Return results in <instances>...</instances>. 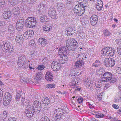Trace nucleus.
<instances>
[{
  "label": "nucleus",
  "instance_id": "43",
  "mask_svg": "<svg viewBox=\"0 0 121 121\" xmlns=\"http://www.w3.org/2000/svg\"><path fill=\"white\" fill-rule=\"evenodd\" d=\"M85 82L87 86V87L89 89H90V90H91V89L92 88V86L91 85H89V84H91V82L87 81H86Z\"/></svg>",
  "mask_w": 121,
  "mask_h": 121
},
{
  "label": "nucleus",
  "instance_id": "33",
  "mask_svg": "<svg viewBox=\"0 0 121 121\" xmlns=\"http://www.w3.org/2000/svg\"><path fill=\"white\" fill-rule=\"evenodd\" d=\"M30 17H28L26 20L25 22V26L26 27H29L30 28V20H29V19Z\"/></svg>",
  "mask_w": 121,
  "mask_h": 121
},
{
  "label": "nucleus",
  "instance_id": "51",
  "mask_svg": "<svg viewBox=\"0 0 121 121\" xmlns=\"http://www.w3.org/2000/svg\"><path fill=\"white\" fill-rule=\"evenodd\" d=\"M71 39L70 40H71L73 41V45H74L76 46L77 47V45L78 44V43L75 40V39L73 38H71L70 39Z\"/></svg>",
  "mask_w": 121,
  "mask_h": 121
},
{
  "label": "nucleus",
  "instance_id": "6",
  "mask_svg": "<svg viewBox=\"0 0 121 121\" xmlns=\"http://www.w3.org/2000/svg\"><path fill=\"white\" fill-rule=\"evenodd\" d=\"M115 60V59L112 58H106L104 62V64L106 67H112L114 66L116 63Z\"/></svg>",
  "mask_w": 121,
  "mask_h": 121
},
{
  "label": "nucleus",
  "instance_id": "63",
  "mask_svg": "<svg viewBox=\"0 0 121 121\" xmlns=\"http://www.w3.org/2000/svg\"><path fill=\"white\" fill-rule=\"evenodd\" d=\"M102 95H101V93H100L98 96H97L98 99L99 100H101L102 97Z\"/></svg>",
  "mask_w": 121,
  "mask_h": 121
},
{
  "label": "nucleus",
  "instance_id": "21",
  "mask_svg": "<svg viewBox=\"0 0 121 121\" xmlns=\"http://www.w3.org/2000/svg\"><path fill=\"white\" fill-rule=\"evenodd\" d=\"M64 111H65L64 110H62L61 109L58 108L55 110L54 113L56 115H64L63 114H65L67 113L66 111L65 112Z\"/></svg>",
  "mask_w": 121,
  "mask_h": 121
},
{
  "label": "nucleus",
  "instance_id": "11",
  "mask_svg": "<svg viewBox=\"0 0 121 121\" xmlns=\"http://www.w3.org/2000/svg\"><path fill=\"white\" fill-rule=\"evenodd\" d=\"M52 68L54 71H57L61 68V65L56 61H53L51 64Z\"/></svg>",
  "mask_w": 121,
  "mask_h": 121
},
{
  "label": "nucleus",
  "instance_id": "16",
  "mask_svg": "<svg viewBox=\"0 0 121 121\" xmlns=\"http://www.w3.org/2000/svg\"><path fill=\"white\" fill-rule=\"evenodd\" d=\"M16 41L19 43H21L23 42V38L22 35L20 33L17 34L15 39Z\"/></svg>",
  "mask_w": 121,
  "mask_h": 121
},
{
  "label": "nucleus",
  "instance_id": "15",
  "mask_svg": "<svg viewBox=\"0 0 121 121\" xmlns=\"http://www.w3.org/2000/svg\"><path fill=\"white\" fill-rule=\"evenodd\" d=\"M41 109V107L40 106H39L38 107H33V106L31 107V112L32 115L34 114V113L36 114H38L40 111V110Z\"/></svg>",
  "mask_w": 121,
  "mask_h": 121
},
{
  "label": "nucleus",
  "instance_id": "35",
  "mask_svg": "<svg viewBox=\"0 0 121 121\" xmlns=\"http://www.w3.org/2000/svg\"><path fill=\"white\" fill-rule=\"evenodd\" d=\"M41 103L38 101H35L33 103V105L31 107L33 106V107H38L40 106Z\"/></svg>",
  "mask_w": 121,
  "mask_h": 121
},
{
  "label": "nucleus",
  "instance_id": "54",
  "mask_svg": "<svg viewBox=\"0 0 121 121\" xmlns=\"http://www.w3.org/2000/svg\"><path fill=\"white\" fill-rule=\"evenodd\" d=\"M117 81V79L115 78H111V79L109 80V82L112 83H114L116 82Z\"/></svg>",
  "mask_w": 121,
  "mask_h": 121
},
{
  "label": "nucleus",
  "instance_id": "8",
  "mask_svg": "<svg viewBox=\"0 0 121 121\" xmlns=\"http://www.w3.org/2000/svg\"><path fill=\"white\" fill-rule=\"evenodd\" d=\"M81 54H79L77 55V57H78L79 59L78 60L76 61L74 63V66L76 67H81L83 65L84 63L82 60H84L83 57L84 55L81 56Z\"/></svg>",
  "mask_w": 121,
  "mask_h": 121
},
{
  "label": "nucleus",
  "instance_id": "7",
  "mask_svg": "<svg viewBox=\"0 0 121 121\" xmlns=\"http://www.w3.org/2000/svg\"><path fill=\"white\" fill-rule=\"evenodd\" d=\"M12 95L9 93H5L3 100V104L4 105H7L10 103L12 99Z\"/></svg>",
  "mask_w": 121,
  "mask_h": 121
},
{
  "label": "nucleus",
  "instance_id": "29",
  "mask_svg": "<svg viewBox=\"0 0 121 121\" xmlns=\"http://www.w3.org/2000/svg\"><path fill=\"white\" fill-rule=\"evenodd\" d=\"M24 20L22 17H21L20 19H19L16 23V25H18V26L20 25L22 26H24Z\"/></svg>",
  "mask_w": 121,
  "mask_h": 121
},
{
  "label": "nucleus",
  "instance_id": "26",
  "mask_svg": "<svg viewBox=\"0 0 121 121\" xmlns=\"http://www.w3.org/2000/svg\"><path fill=\"white\" fill-rule=\"evenodd\" d=\"M36 19L35 17H31V28L35 26L36 24Z\"/></svg>",
  "mask_w": 121,
  "mask_h": 121
},
{
  "label": "nucleus",
  "instance_id": "64",
  "mask_svg": "<svg viewBox=\"0 0 121 121\" xmlns=\"http://www.w3.org/2000/svg\"><path fill=\"white\" fill-rule=\"evenodd\" d=\"M117 73L119 74H121V68H119L117 70Z\"/></svg>",
  "mask_w": 121,
  "mask_h": 121
},
{
  "label": "nucleus",
  "instance_id": "49",
  "mask_svg": "<svg viewBox=\"0 0 121 121\" xmlns=\"http://www.w3.org/2000/svg\"><path fill=\"white\" fill-rule=\"evenodd\" d=\"M23 26H22L21 25H16V29L19 31H20L22 30Z\"/></svg>",
  "mask_w": 121,
  "mask_h": 121
},
{
  "label": "nucleus",
  "instance_id": "19",
  "mask_svg": "<svg viewBox=\"0 0 121 121\" xmlns=\"http://www.w3.org/2000/svg\"><path fill=\"white\" fill-rule=\"evenodd\" d=\"M52 26L50 23L44 25L43 27V30L44 31H49L51 30Z\"/></svg>",
  "mask_w": 121,
  "mask_h": 121
},
{
  "label": "nucleus",
  "instance_id": "3",
  "mask_svg": "<svg viewBox=\"0 0 121 121\" xmlns=\"http://www.w3.org/2000/svg\"><path fill=\"white\" fill-rule=\"evenodd\" d=\"M102 53L103 55L105 56H113L115 54L114 50L113 51L112 48L109 47H105L102 49Z\"/></svg>",
  "mask_w": 121,
  "mask_h": 121
},
{
  "label": "nucleus",
  "instance_id": "41",
  "mask_svg": "<svg viewBox=\"0 0 121 121\" xmlns=\"http://www.w3.org/2000/svg\"><path fill=\"white\" fill-rule=\"evenodd\" d=\"M14 28L12 25H10L9 26L8 31L9 33H12L14 32Z\"/></svg>",
  "mask_w": 121,
  "mask_h": 121
},
{
  "label": "nucleus",
  "instance_id": "50",
  "mask_svg": "<svg viewBox=\"0 0 121 121\" xmlns=\"http://www.w3.org/2000/svg\"><path fill=\"white\" fill-rule=\"evenodd\" d=\"M5 1H2L0 2V6L1 8L2 9L4 8L5 7V5L4 4Z\"/></svg>",
  "mask_w": 121,
  "mask_h": 121
},
{
  "label": "nucleus",
  "instance_id": "58",
  "mask_svg": "<svg viewBox=\"0 0 121 121\" xmlns=\"http://www.w3.org/2000/svg\"><path fill=\"white\" fill-rule=\"evenodd\" d=\"M117 52L119 54L121 55V45L117 48Z\"/></svg>",
  "mask_w": 121,
  "mask_h": 121
},
{
  "label": "nucleus",
  "instance_id": "25",
  "mask_svg": "<svg viewBox=\"0 0 121 121\" xmlns=\"http://www.w3.org/2000/svg\"><path fill=\"white\" fill-rule=\"evenodd\" d=\"M88 2V0H80L78 2L80 5L85 7L87 6Z\"/></svg>",
  "mask_w": 121,
  "mask_h": 121
},
{
  "label": "nucleus",
  "instance_id": "9",
  "mask_svg": "<svg viewBox=\"0 0 121 121\" xmlns=\"http://www.w3.org/2000/svg\"><path fill=\"white\" fill-rule=\"evenodd\" d=\"M112 74L110 72H106L101 76V78L102 81L104 82H108L112 78Z\"/></svg>",
  "mask_w": 121,
  "mask_h": 121
},
{
  "label": "nucleus",
  "instance_id": "23",
  "mask_svg": "<svg viewBox=\"0 0 121 121\" xmlns=\"http://www.w3.org/2000/svg\"><path fill=\"white\" fill-rule=\"evenodd\" d=\"M17 0H8V4L10 7L15 6L17 4Z\"/></svg>",
  "mask_w": 121,
  "mask_h": 121
},
{
  "label": "nucleus",
  "instance_id": "55",
  "mask_svg": "<svg viewBox=\"0 0 121 121\" xmlns=\"http://www.w3.org/2000/svg\"><path fill=\"white\" fill-rule=\"evenodd\" d=\"M103 7V6L96 5V9L99 11L101 10Z\"/></svg>",
  "mask_w": 121,
  "mask_h": 121
},
{
  "label": "nucleus",
  "instance_id": "5",
  "mask_svg": "<svg viewBox=\"0 0 121 121\" xmlns=\"http://www.w3.org/2000/svg\"><path fill=\"white\" fill-rule=\"evenodd\" d=\"M3 45H1L2 46V49L5 52H6L8 51L9 52L11 53H12L14 52V49L13 48V47L12 45L10 44L9 43H6Z\"/></svg>",
  "mask_w": 121,
  "mask_h": 121
},
{
  "label": "nucleus",
  "instance_id": "34",
  "mask_svg": "<svg viewBox=\"0 0 121 121\" xmlns=\"http://www.w3.org/2000/svg\"><path fill=\"white\" fill-rule=\"evenodd\" d=\"M30 30H28L26 32H25L23 34L25 37L27 39L29 38L30 35Z\"/></svg>",
  "mask_w": 121,
  "mask_h": 121
},
{
  "label": "nucleus",
  "instance_id": "52",
  "mask_svg": "<svg viewBox=\"0 0 121 121\" xmlns=\"http://www.w3.org/2000/svg\"><path fill=\"white\" fill-rule=\"evenodd\" d=\"M40 121H50L49 118L47 117H44L42 118Z\"/></svg>",
  "mask_w": 121,
  "mask_h": 121
},
{
  "label": "nucleus",
  "instance_id": "53",
  "mask_svg": "<svg viewBox=\"0 0 121 121\" xmlns=\"http://www.w3.org/2000/svg\"><path fill=\"white\" fill-rule=\"evenodd\" d=\"M96 5L103 6V2L101 0H98Z\"/></svg>",
  "mask_w": 121,
  "mask_h": 121
},
{
  "label": "nucleus",
  "instance_id": "22",
  "mask_svg": "<svg viewBox=\"0 0 121 121\" xmlns=\"http://www.w3.org/2000/svg\"><path fill=\"white\" fill-rule=\"evenodd\" d=\"M75 27L72 26L71 27H69L68 30L67 31V35H72L75 32Z\"/></svg>",
  "mask_w": 121,
  "mask_h": 121
},
{
  "label": "nucleus",
  "instance_id": "36",
  "mask_svg": "<svg viewBox=\"0 0 121 121\" xmlns=\"http://www.w3.org/2000/svg\"><path fill=\"white\" fill-rule=\"evenodd\" d=\"M103 82L102 81V80H99L98 81L96 82L95 83V86L97 88H100L102 86V84L101 82Z\"/></svg>",
  "mask_w": 121,
  "mask_h": 121
},
{
  "label": "nucleus",
  "instance_id": "61",
  "mask_svg": "<svg viewBox=\"0 0 121 121\" xmlns=\"http://www.w3.org/2000/svg\"><path fill=\"white\" fill-rule=\"evenodd\" d=\"M60 59H59V60H60V63H61L62 64H64V63H65V60H66L67 59H65V60H64V59H62V60H61L60 58Z\"/></svg>",
  "mask_w": 121,
  "mask_h": 121
},
{
  "label": "nucleus",
  "instance_id": "56",
  "mask_svg": "<svg viewBox=\"0 0 121 121\" xmlns=\"http://www.w3.org/2000/svg\"><path fill=\"white\" fill-rule=\"evenodd\" d=\"M71 38H69L68 39H67L66 40V45L67 46H68V45H71V43L70 41Z\"/></svg>",
  "mask_w": 121,
  "mask_h": 121
},
{
  "label": "nucleus",
  "instance_id": "13",
  "mask_svg": "<svg viewBox=\"0 0 121 121\" xmlns=\"http://www.w3.org/2000/svg\"><path fill=\"white\" fill-rule=\"evenodd\" d=\"M46 9V5L41 3L39 4L38 7V10L39 12L41 13L45 12Z\"/></svg>",
  "mask_w": 121,
  "mask_h": 121
},
{
  "label": "nucleus",
  "instance_id": "4",
  "mask_svg": "<svg viewBox=\"0 0 121 121\" xmlns=\"http://www.w3.org/2000/svg\"><path fill=\"white\" fill-rule=\"evenodd\" d=\"M85 7L79 5H77L74 7L73 10L74 13L79 16H81L84 13L85 11Z\"/></svg>",
  "mask_w": 121,
  "mask_h": 121
},
{
  "label": "nucleus",
  "instance_id": "2",
  "mask_svg": "<svg viewBox=\"0 0 121 121\" xmlns=\"http://www.w3.org/2000/svg\"><path fill=\"white\" fill-rule=\"evenodd\" d=\"M26 57L25 55H22L19 56L18 58L17 65L19 67L22 66L25 68H26L28 67V65L26 66L25 63L26 60Z\"/></svg>",
  "mask_w": 121,
  "mask_h": 121
},
{
  "label": "nucleus",
  "instance_id": "18",
  "mask_svg": "<svg viewBox=\"0 0 121 121\" xmlns=\"http://www.w3.org/2000/svg\"><path fill=\"white\" fill-rule=\"evenodd\" d=\"M47 43V41L45 39L40 38L38 40V43L39 45L44 46L46 45Z\"/></svg>",
  "mask_w": 121,
  "mask_h": 121
},
{
  "label": "nucleus",
  "instance_id": "62",
  "mask_svg": "<svg viewBox=\"0 0 121 121\" xmlns=\"http://www.w3.org/2000/svg\"><path fill=\"white\" fill-rule=\"evenodd\" d=\"M112 107L116 109H117L119 108V106L118 105L113 104L112 105Z\"/></svg>",
  "mask_w": 121,
  "mask_h": 121
},
{
  "label": "nucleus",
  "instance_id": "57",
  "mask_svg": "<svg viewBox=\"0 0 121 121\" xmlns=\"http://www.w3.org/2000/svg\"><path fill=\"white\" fill-rule=\"evenodd\" d=\"M77 101L79 103H82L83 101V99L81 97H79L77 99Z\"/></svg>",
  "mask_w": 121,
  "mask_h": 121
},
{
  "label": "nucleus",
  "instance_id": "38",
  "mask_svg": "<svg viewBox=\"0 0 121 121\" xmlns=\"http://www.w3.org/2000/svg\"><path fill=\"white\" fill-rule=\"evenodd\" d=\"M101 64L99 60H96L92 64V66L96 67H99Z\"/></svg>",
  "mask_w": 121,
  "mask_h": 121
},
{
  "label": "nucleus",
  "instance_id": "37",
  "mask_svg": "<svg viewBox=\"0 0 121 121\" xmlns=\"http://www.w3.org/2000/svg\"><path fill=\"white\" fill-rule=\"evenodd\" d=\"M55 118V120L56 121H59L60 120V119L63 118L64 116V115H56Z\"/></svg>",
  "mask_w": 121,
  "mask_h": 121
},
{
  "label": "nucleus",
  "instance_id": "10",
  "mask_svg": "<svg viewBox=\"0 0 121 121\" xmlns=\"http://www.w3.org/2000/svg\"><path fill=\"white\" fill-rule=\"evenodd\" d=\"M48 14L52 18H54L56 17V13L55 9L53 7H50L48 9Z\"/></svg>",
  "mask_w": 121,
  "mask_h": 121
},
{
  "label": "nucleus",
  "instance_id": "46",
  "mask_svg": "<svg viewBox=\"0 0 121 121\" xmlns=\"http://www.w3.org/2000/svg\"><path fill=\"white\" fill-rule=\"evenodd\" d=\"M29 79L28 78H26V77H23L22 79H21V81L22 83H25L27 82V81H29Z\"/></svg>",
  "mask_w": 121,
  "mask_h": 121
},
{
  "label": "nucleus",
  "instance_id": "28",
  "mask_svg": "<svg viewBox=\"0 0 121 121\" xmlns=\"http://www.w3.org/2000/svg\"><path fill=\"white\" fill-rule=\"evenodd\" d=\"M42 76V73L39 72L36 74V76L35 77V78H34L37 81H38L41 79Z\"/></svg>",
  "mask_w": 121,
  "mask_h": 121
},
{
  "label": "nucleus",
  "instance_id": "60",
  "mask_svg": "<svg viewBox=\"0 0 121 121\" xmlns=\"http://www.w3.org/2000/svg\"><path fill=\"white\" fill-rule=\"evenodd\" d=\"M116 42L117 44L118 45L121 44V39H118L116 40Z\"/></svg>",
  "mask_w": 121,
  "mask_h": 121
},
{
  "label": "nucleus",
  "instance_id": "1",
  "mask_svg": "<svg viewBox=\"0 0 121 121\" xmlns=\"http://www.w3.org/2000/svg\"><path fill=\"white\" fill-rule=\"evenodd\" d=\"M69 54V51L67 49V46L62 47L59 48L58 52L57 57L60 58L61 60L67 59L68 57L66 56Z\"/></svg>",
  "mask_w": 121,
  "mask_h": 121
},
{
  "label": "nucleus",
  "instance_id": "20",
  "mask_svg": "<svg viewBox=\"0 0 121 121\" xmlns=\"http://www.w3.org/2000/svg\"><path fill=\"white\" fill-rule=\"evenodd\" d=\"M11 12L10 11L4 12L3 15L4 18L6 19H8L11 17Z\"/></svg>",
  "mask_w": 121,
  "mask_h": 121
},
{
  "label": "nucleus",
  "instance_id": "14",
  "mask_svg": "<svg viewBox=\"0 0 121 121\" xmlns=\"http://www.w3.org/2000/svg\"><path fill=\"white\" fill-rule=\"evenodd\" d=\"M90 22L92 26H94L97 23L98 21V18L95 15H92L90 18Z\"/></svg>",
  "mask_w": 121,
  "mask_h": 121
},
{
  "label": "nucleus",
  "instance_id": "17",
  "mask_svg": "<svg viewBox=\"0 0 121 121\" xmlns=\"http://www.w3.org/2000/svg\"><path fill=\"white\" fill-rule=\"evenodd\" d=\"M53 77V74L50 72L49 71L46 72L45 76V79L49 81H51L52 80Z\"/></svg>",
  "mask_w": 121,
  "mask_h": 121
},
{
  "label": "nucleus",
  "instance_id": "48",
  "mask_svg": "<svg viewBox=\"0 0 121 121\" xmlns=\"http://www.w3.org/2000/svg\"><path fill=\"white\" fill-rule=\"evenodd\" d=\"M57 5V7L60 9H62L64 5L63 4L60 2L58 3Z\"/></svg>",
  "mask_w": 121,
  "mask_h": 121
},
{
  "label": "nucleus",
  "instance_id": "24",
  "mask_svg": "<svg viewBox=\"0 0 121 121\" xmlns=\"http://www.w3.org/2000/svg\"><path fill=\"white\" fill-rule=\"evenodd\" d=\"M6 111H4L0 116V121H4L8 115Z\"/></svg>",
  "mask_w": 121,
  "mask_h": 121
},
{
  "label": "nucleus",
  "instance_id": "12",
  "mask_svg": "<svg viewBox=\"0 0 121 121\" xmlns=\"http://www.w3.org/2000/svg\"><path fill=\"white\" fill-rule=\"evenodd\" d=\"M118 88L120 91L117 93L114 99V101L116 102H121V86H118Z\"/></svg>",
  "mask_w": 121,
  "mask_h": 121
},
{
  "label": "nucleus",
  "instance_id": "47",
  "mask_svg": "<svg viewBox=\"0 0 121 121\" xmlns=\"http://www.w3.org/2000/svg\"><path fill=\"white\" fill-rule=\"evenodd\" d=\"M55 87V85L53 84H48L47 85V88H54Z\"/></svg>",
  "mask_w": 121,
  "mask_h": 121
},
{
  "label": "nucleus",
  "instance_id": "39",
  "mask_svg": "<svg viewBox=\"0 0 121 121\" xmlns=\"http://www.w3.org/2000/svg\"><path fill=\"white\" fill-rule=\"evenodd\" d=\"M22 96L21 100V103L22 105L25 104L26 103V101L25 100V93H22Z\"/></svg>",
  "mask_w": 121,
  "mask_h": 121
},
{
  "label": "nucleus",
  "instance_id": "32",
  "mask_svg": "<svg viewBox=\"0 0 121 121\" xmlns=\"http://www.w3.org/2000/svg\"><path fill=\"white\" fill-rule=\"evenodd\" d=\"M20 9L18 7L14 8L12 10V13L16 15H19V13H18Z\"/></svg>",
  "mask_w": 121,
  "mask_h": 121
},
{
  "label": "nucleus",
  "instance_id": "42",
  "mask_svg": "<svg viewBox=\"0 0 121 121\" xmlns=\"http://www.w3.org/2000/svg\"><path fill=\"white\" fill-rule=\"evenodd\" d=\"M103 34L104 36H109L111 34L107 30H103Z\"/></svg>",
  "mask_w": 121,
  "mask_h": 121
},
{
  "label": "nucleus",
  "instance_id": "44",
  "mask_svg": "<svg viewBox=\"0 0 121 121\" xmlns=\"http://www.w3.org/2000/svg\"><path fill=\"white\" fill-rule=\"evenodd\" d=\"M31 48H35L36 47V45L35 43V42L34 41V40H31Z\"/></svg>",
  "mask_w": 121,
  "mask_h": 121
},
{
  "label": "nucleus",
  "instance_id": "45",
  "mask_svg": "<svg viewBox=\"0 0 121 121\" xmlns=\"http://www.w3.org/2000/svg\"><path fill=\"white\" fill-rule=\"evenodd\" d=\"M45 67V66L43 65H39L37 68L39 70H41L44 69Z\"/></svg>",
  "mask_w": 121,
  "mask_h": 121
},
{
  "label": "nucleus",
  "instance_id": "31",
  "mask_svg": "<svg viewBox=\"0 0 121 121\" xmlns=\"http://www.w3.org/2000/svg\"><path fill=\"white\" fill-rule=\"evenodd\" d=\"M21 91H21H20L17 94L16 96L15 99L17 102H18L20 100V97L21 98L22 97V94L23 93Z\"/></svg>",
  "mask_w": 121,
  "mask_h": 121
},
{
  "label": "nucleus",
  "instance_id": "30",
  "mask_svg": "<svg viewBox=\"0 0 121 121\" xmlns=\"http://www.w3.org/2000/svg\"><path fill=\"white\" fill-rule=\"evenodd\" d=\"M67 46V49L69 51H74L77 48V46L73 45H70Z\"/></svg>",
  "mask_w": 121,
  "mask_h": 121
},
{
  "label": "nucleus",
  "instance_id": "59",
  "mask_svg": "<svg viewBox=\"0 0 121 121\" xmlns=\"http://www.w3.org/2000/svg\"><path fill=\"white\" fill-rule=\"evenodd\" d=\"M9 121H16V119L15 117H11L8 119Z\"/></svg>",
  "mask_w": 121,
  "mask_h": 121
},
{
  "label": "nucleus",
  "instance_id": "27",
  "mask_svg": "<svg viewBox=\"0 0 121 121\" xmlns=\"http://www.w3.org/2000/svg\"><path fill=\"white\" fill-rule=\"evenodd\" d=\"M44 99H43L42 102L45 106L48 105L50 103V101L48 97H44Z\"/></svg>",
  "mask_w": 121,
  "mask_h": 121
},
{
  "label": "nucleus",
  "instance_id": "40",
  "mask_svg": "<svg viewBox=\"0 0 121 121\" xmlns=\"http://www.w3.org/2000/svg\"><path fill=\"white\" fill-rule=\"evenodd\" d=\"M47 18L44 15L42 16L40 18V23H43L46 21H47Z\"/></svg>",
  "mask_w": 121,
  "mask_h": 121
}]
</instances>
